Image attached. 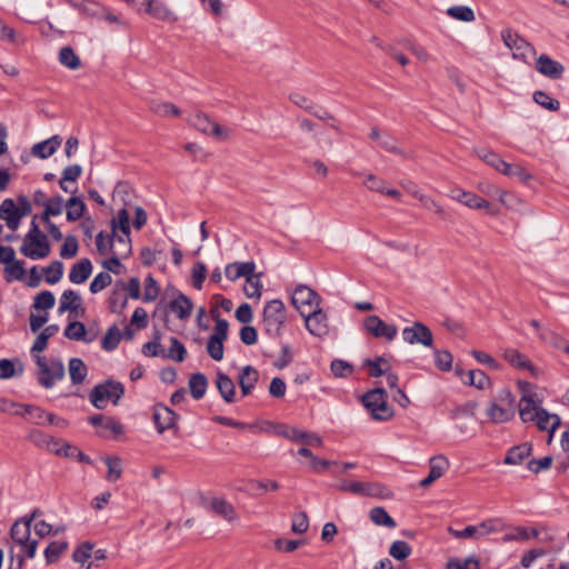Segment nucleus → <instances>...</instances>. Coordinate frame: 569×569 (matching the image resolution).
Here are the masks:
<instances>
[{"mask_svg": "<svg viewBox=\"0 0 569 569\" xmlns=\"http://www.w3.org/2000/svg\"><path fill=\"white\" fill-rule=\"evenodd\" d=\"M102 460L104 461V463L107 465L108 467V472L106 475V479L108 481H117L118 479H120L121 475H122V461H121V458L118 457V456H104L102 458Z\"/></svg>", "mask_w": 569, "mask_h": 569, "instance_id": "obj_43", "label": "nucleus"}, {"mask_svg": "<svg viewBox=\"0 0 569 569\" xmlns=\"http://www.w3.org/2000/svg\"><path fill=\"white\" fill-rule=\"evenodd\" d=\"M469 385L483 390L490 386L489 377L481 370H470L468 372Z\"/></svg>", "mask_w": 569, "mask_h": 569, "instance_id": "obj_64", "label": "nucleus"}, {"mask_svg": "<svg viewBox=\"0 0 569 569\" xmlns=\"http://www.w3.org/2000/svg\"><path fill=\"white\" fill-rule=\"evenodd\" d=\"M138 12H144L151 18L163 22H176L178 17L162 0H141Z\"/></svg>", "mask_w": 569, "mask_h": 569, "instance_id": "obj_11", "label": "nucleus"}, {"mask_svg": "<svg viewBox=\"0 0 569 569\" xmlns=\"http://www.w3.org/2000/svg\"><path fill=\"white\" fill-rule=\"evenodd\" d=\"M56 299L51 291H41L34 297L32 308L37 310H48L54 306Z\"/></svg>", "mask_w": 569, "mask_h": 569, "instance_id": "obj_58", "label": "nucleus"}, {"mask_svg": "<svg viewBox=\"0 0 569 569\" xmlns=\"http://www.w3.org/2000/svg\"><path fill=\"white\" fill-rule=\"evenodd\" d=\"M68 549L67 541H53L48 545L44 550V558L48 565H52L58 561L60 556Z\"/></svg>", "mask_w": 569, "mask_h": 569, "instance_id": "obj_48", "label": "nucleus"}, {"mask_svg": "<svg viewBox=\"0 0 569 569\" xmlns=\"http://www.w3.org/2000/svg\"><path fill=\"white\" fill-rule=\"evenodd\" d=\"M170 342L171 347L169 348L168 353H164L163 357L177 362H182L187 355L184 346L176 337H171Z\"/></svg>", "mask_w": 569, "mask_h": 569, "instance_id": "obj_59", "label": "nucleus"}, {"mask_svg": "<svg viewBox=\"0 0 569 569\" xmlns=\"http://www.w3.org/2000/svg\"><path fill=\"white\" fill-rule=\"evenodd\" d=\"M256 269V264L253 261L248 262H233L227 264L224 269L226 277L236 281L237 279L244 277L247 278L250 273H252Z\"/></svg>", "mask_w": 569, "mask_h": 569, "instance_id": "obj_29", "label": "nucleus"}, {"mask_svg": "<svg viewBox=\"0 0 569 569\" xmlns=\"http://www.w3.org/2000/svg\"><path fill=\"white\" fill-rule=\"evenodd\" d=\"M66 208H67L68 221L73 222V221L79 220L83 216V212L86 210V204L80 198L72 197L67 201Z\"/></svg>", "mask_w": 569, "mask_h": 569, "instance_id": "obj_46", "label": "nucleus"}, {"mask_svg": "<svg viewBox=\"0 0 569 569\" xmlns=\"http://www.w3.org/2000/svg\"><path fill=\"white\" fill-rule=\"evenodd\" d=\"M0 219L4 220L7 227L12 231L19 228L21 214H19L12 199H4L0 204Z\"/></svg>", "mask_w": 569, "mask_h": 569, "instance_id": "obj_22", "label": "nucleus"}, {"mask_svg": "<svg viewBox=\"0 0 569 569\" xmlns=\"http://www.w3.org/2000/svg\"><path fill=\"white\" fill-rule=\"evenodd\" d=\"M189 123L203 134L212 136L219 139L228 138V130L222 128L219 123L212 121L206 113L201 111L194 112L189 118Z\"/></svg>", "mask_w": 569, "mask_h": 569, "instance_id": "obj_12", "label": "nucleus"}, {"mask_svg": "<svg viewBox=\"0 0 569 569\" xmlns=\"http://www.w3.org/2000/svg\"><path fill=\"white\" fill-rule=\"evenodd\" d=\"M501 173H503L507 177H517L523 183H527L532 179V176L529 172H527L521 166L510 164L507 162L503 164Z\"/></svg>", "mask_w": 569, "mask_h": 569, "instance_id": "obj_54", "label": "nucleus"}, {"mask_svg": "<svg viewBox=\"0 0 569 569\" xmlns=\"http://www.w3.org/2000/svg\"><path fill=\"white\" fill-rule=\"evenodd\" d=\"M128 299L121 290H113L109 298V307L112 313H121L127 307Z\"/></svg>", "mask_w": 569, "mask_h": 569, "instance_id": "obj_60", "label": "nucleus"}, {"mask_svg": "<svg viewBox=\"0 0 569 569\" xmlns=\"http://www.w3.org/2000/svg\"><path fill=\"white\" fill-rule=\"evenodd\" d=\"M451 198L471 209H489L490 203L479 196L463 190H453Z\"/></svg>", "mask_w": 569, "mask_h": 569, "instance_id": "obj_24", "label": "nucleus"}, {"mask_svg": "<svg viewBox=\"0 0 569 569\" xmlns=\"http://www.w3.org/2000/svg\"><path fill=\"white\" fill-rule=\"evenodd\" d=\"M169 309L180 320H186L192 312L193 303L186 295L179 293L173 300L170 301Z\"/></svg>", "mask_w": 569, "mask_h": 569, "instance_id": "obj_28", "label": "nucleus"}, {"mask_svg": "<svg viewBox=\"0 0 569 569\" xmlns=\"http://www.w3.org/2000/svg\"><path fill=\"white\" fill-rule=\"evenodd\" d=\"M217 516L231 522L236 519V510L233 506L224 498L213 497L208 501L207 506Z\"/></svg>", "mask_w": 569, "mask_h": 569, "instance_id": "obj_25", "label": "nucleus"}, {"mask_svg": "<svg viewBox=\"0 0 569 569\" xmlns=\"http://www.w3.org/2000/svg\"><path fill=\"white\" fill-rule=\"evenodd\" d=\"M178 415L167 406L157 405L153 409V421L159 433L176 427Z\"/></svg>", "mask_w": 569, "mask_h": 569, "instance_id": "obj_18", "label": "nucleus"}, {"mask_svg": "<svg viewBox=\"0 0 569 569\" xmlns=\"http://www.w3.org/2000/svg\"><path fill=\"white\" fill-rule=\"evenodd\" d=\"M120 230L123 234H130V216L127 209H121L111 220V233Z\"/></svg>", "mask_w": 569, "mask_h": 569, "instance_id": "obj_49", "label": "nucleus"}, {"mask_svg": "<svg viewBox=\"0 0 569 569\" xmlns=\"http://www.w3.org/2000/svg\"><path fill=\"white\" fill-rule=\"evenodd\" d=\"M43 272L46 273V281L50 284H54L62 278L63 263L59 260H54L50 266L43 268Z\"/></svg>", "mask_w": 569, "mask_h": 569, "instance_id": "obj_55", "label": "nucleus"}, {"mask_svg": "<svg viewBox=\"0 0 569 569\" xmlns=\"http://www.w3.org/2000/svg\"><path fill=\"white\" fill-rule=\"evenodd\" d=\"M0 40L8 41L13 44H23L26 42V38L21 34H18L11 27L6 24L0 19Z\"/></svg>", "mask_w": 569, "mask_h": 569, "instance_id": "obj_56", "label": "nucleus"}, {"mask_svg": "<svg viewBox=\"0 0 569 569\" xmlns=\"http://www.w3.org/2000/svg\"><path fill=\"white\" fill-rule=\"evenodd\" d=\"M68 369L73 385L82 383L88 375L87 366L80 358H71Z\"/></svg>", "mask_w": 569, "mask_h": 569, "instance_id": "obj_37", "label": "nucleus"}, {"mask_svg": "<svg viewBox=\"0 0 569 569\" xmlns=\"http://www.w3.org/2000/svg\"><path fill=\"white\" fill-rule=\"evenodd\" d=\"M61 146V139L59 136H53L42 142L36 143L32 147V154L40 158L47 159L52 156L57 149Z\"/></svg>", "mask_w": 569, "mask_h": 569, "instance_id": "obj_30", "label": "nucleus"}, {"mask_svg": "<svg viewBox=\"0 0 569 569\" xmlns=\"http://www.w3.org/2000/svg\"><path fill=\"white\" fill-rule=\"evenodd\" d=\"M536 69L542 76L555 80L560 79L565 71V68L560 62L552 60L547 54H541L538 57L536 61Z\"/></svg>", "mask_w": 569, "mask_h": 569, "instance_id": "obj_20", "label": "nucleus"}, {"mask_svg": "<svg viewBox=\"0 0 569 569\" xmlns=\"http://www.w3.org/2000/svg\"><path fill=\"white\" fill-rule=\"evenodd\" d=\"M320 301V296L305 284L298 286L291 296V302L301 316L319 308Z\"/></svg>", "mask_w": 569, "mask_h": 569, "instance_id": "obj_10", "label": "nucleus"}, {"mask_svg": "<svg viewBox=\"0 0 569 569\" xmlns=\"http://www.w3.org/2000/svg\"><path fill=\"white\" fill-rule=\"evenodd\" d=\"M208 380L203 373H193L189 379V388L191 396L199 400L201 399L207 390Z\"/></svg>", "mask_w": 569, "mask_h": 569, "instance_id": "obj_41", "label": "nucleus"}, {"mask_svg": "<svg viewBox=\"0 0 569 569\" xmlns=\"http://www.w3.org/2000/svg\"><path fill=\"white\" fill-rule=\"evenodd\" d=\"M58 330L59 327L57 325H50L46 327L34 340V343L31 349L32 356L39 355L41 351H43L47 348L48 339L54 336L58 332Z\"/></svg>", "mask_w": 569, "mask_h": 569, "instance_id": "obj_40", "label": "nucleus"}, {"mask_svg": "<svg viewBox=\"0 0 569 569\" xmlns=\"http://www.w3.org/2000/svg\"><path fill=\"white\" fill-rule=\"evenodd\" d=\"M518 403L512 392L502 388L488 402L486 415L492 423H505L513 419Z\"/></svg>", "mask_w": 569, "mask_h": 569, "instance_id": "obj_2", "label": "nucleus"}, {"mask_svg": "<svg viewBox=\"0 0 569 569\" xmlns=\"http://www.w3.org/2000/svg\"><path fill=\"white\" fill-rule=\"evenodd\" d=\"M108 243L110 253L128 258L131 254V239L130 234L116 236V233L108 234Z\"/></svg>", "mask_w": 569, "mask_h": 569, "instance_id": "obj_23", "label": "nucleus"}, {"mask_svg": "<svg viewBox=\"0 0 569 569\" xmlns=\"http://www.w3.org/2000/svg\"><path fill=\"white\" fill-rule=\"evenodd\" d=\"M521 398L518 402L519 417L522 422L532 420L530 412L542 409L543 396L537 390V387L527 381H520Z\"/></svg>", "mask_w": 569, "mask_h": 569, "instance_id": "obj_5", "label": "nucleus"}, {"mask_svg": "<svg viewBox=\"0 0 569 569\" xmlns=\"http://www.w3.org/2000/svg\"><path fill=\"white\" fill-rule=\"evenodd\" d=\"M20 251L23 256L32 260L48 257L50 254V244L48 242L47 236L40 237L33 242L22 244Z\"/></svg>", "mask_w": 569, "mask_h": 569, "instance_id": "obj_21", "label": "nucleus"}, {"mask_svg": "<svg viewBox=\"0 0 569 569\" xmlns=\"http://www.w3.org/2000/svg\"><path fill=\"white\" fill-rule=\"evenodd\" d=\"M260 274H257L254 273V271L252 273H250L247 278H246V283H244V287H243V291H244V295L252 299V298H256V299H260L261 297V288H262V283H261V279H260Z\"/></svg>", "mask_w": 569, "mask_h": 569, "instance_id": "obj_44", "label": "nucleus"}, {"mask_svg": "<svg viewBox=\"0 0 569 569\" xmlns=\"http://www.w3.org/2000/svg\"><path fill=\"white\" fill-rule=\"evenodd\" d=\"M40 516H42V510L33 509L29 515L16 520L10 529L11 539L22 548L29 559L34 558L37 553L38 541L31 538V527L32 523L39 521Z\"/></svg>", "mask_w": 569, "mask_h": 569, "instance_id": "obj_1", "label": "nucleus"}, {"mask_svg": "<svg viewBox=\"0 0 569 569\" xmlns=\"http://www.w3.org/2000/svg\"><path fill=\"white\" fill-rule=\"evenodd\" d=\"M91 261L88 258H83L71 267L69 272V280L76 284L83 283L91 276Z\"/></svg>", "mask_w": 569, "mask_h": 569, "instance_id": "obj_27", "label": "nucleus"}, {"mask_svg": "<svg viewBox=\"0 0 569 569\" xmlns=\"http://www.w3.org/2000/svg\"><path fill=\"white\" fill-rule=\"evenodd\" d=\"M259 380V372L252 366H246L241 369L238 383L243 396H248L254 389Z\"/></svg>", "mask_w": 569, "mask_h": 569, "instance_id": "obj_26", "label": "nucleus"}, {"mask_svg": "<svg viewBox=\"0 0 569 569\" xmlns=\"http://www.w3.org/2000/svg\"><path fill=\"white\" fill-rule=\"evenodd\" d=\"M4 271L7 273L8 281H11L12 279L22 280L26 274L23 261L16 259L12 262L6 264Z\"/></svg>", "mask_w": 569, "mask_h": 569, "instance_id": "obj_63", "label": "nucleus"}, {"mask_svg": "<svg viewBox=\"0 0 569 569\" xmlns=\"http://www.w3.org/2000/svg\"><path fill=\"white\" fill-rule=\"evenodd\" d=\"M402 338L409 345L431 347L433 343L431 330L425 323L419 321L413 322L411 327H406L402 330Z\"/></svg>", "mask_w": 569, "mask_h": 569, "instance_id": "obj_13", "label": "nucleus"}, {"mask_svg": "<svg viewBox=\"0 0 569 569\" xmlns=\"http://www.w3.org/2000/svg\"><path fill=\"white\" fill-rule=\"evenodd\" d=\"M447 14L456 20L463 22H471L476 19L473 10L467 6L450 7L447 10Z\"/></svg>", "mask_w": 569, "mask_h": 569, "instance_id": "obj_52", "label": "nucleus"}, {"mask_svg": "<svg viewBox=\"0 0 569 569\" xmlns=\"http://www.w3.org/2000/svg\"><path fill=\"white\" fill-rule=\"evenodd\" d=\"M501 39L516 60L527 63L529 56L536 54L533 46L511 29L502 30Z\"/></svg>", "mask_w": 569, "mask_h": 569, "instance_id": "obj_9", "label": "nucleus"}, {"mask_svg": "<svg viewBox=\"0 0 569 569\" xmlns=\"http://www.w3.org/2000/svg\"><path fill=\"white\" fill-rule=\"evenodd\" d=\"M369 519L379 527L395 528V519L386 511L383 507H373L369 511Z\"/></svg>", "mask_w": 569, "mask_h": 569, "instance_id": "obj_36", "label": "nucleus"}, {"mask_svg": "<svg viewBox=\"0 0 569 569\" xmlns=\"http://www.w3.org/2000/svg\"><path fill=\"white\" fill-rule=\"evenodd\" d=\"M63 199L61 197H54L46 202V209L42 213V221H48L50 216H58L62 212Z\"/></svg>", "mask_w": 569, "mask_h": 569, "instance_id": "obj_62", "label": "nucleus"}, {"mask_svg": "<svg viewBox=\"0 0 569 569\" xmlns=\"http://www.w3.org/2000/svg\"><path fill=\"white\" fill-rule=\"evenodd\" d=\"M530 413L532 416V420L530 422H535L536 426L539 428V430L548 431L549 432L548 442H550L553 437V432L561 425L560 417L556 413L548 412L543 408L532 411Z\"/></svg>", "mask_w": 569, "mask_h": 569, "instance_id": "obj_16", "label": "nucleus"}, {"mask_svg": "<svg viewBox=\"0 0 569 569\" xmlns=\"http://www.w3.org/2000/svg\"><path fill=\"white\" fill-rule=\"evenodd\" d=\"M365 328L376 338H386L391 341L397 336V327L383 322L378 316H369L365 320Z\"/></svg>", "mask_w": 569, "mask_h": 569, "instance_id": "obj_15", "label": "nucleus"}, {"mask_svg": "<svg viewBox=\"0 0 569 569\" xmlns=\"http://www.w3.org/2000/svg\"><path fill=\"white\" fill-rule=\"evenodd\" d=\"M467 529L469 538L480 539L491 533L501 532L505 529V523L501 519L492 518L476 526H468Z\"/></svg>", "mask_w": 569, "mask_h": 569, "instance_id": "obj_17", "label": "nucleus"}, {"mask_svg": "<svg viewBox=\"0 0 569 569\" xmlns=\"http://www.w3.org/2000/svg\"><path fill=\"white\" fill-rule=\"evenodd\" d=\"M120 340H121L120 330L116 326H113V327L109 328L108 331L106 332V335L101 341V346L104 350L112 351L118 347Z\"/></svg>", "mask_w": 569, "mask_h": 569, "instance_id": "obj_57", "label": "nucleus"}, {"mask_svg": "<svg viewBox=\"0 0 569 569\" xmlns=\"http://www.w3.org/2000/svg\"><path fill=\"white\" fill-rule=\"evenodd\" d=\"M37 365V379L40 386L50 389L64 378V366L60 359L48 360L44 356L33 355Z\"/></svg>", "mask_w": 569, "mask_h": 569, "instance_id": "obj_3", "label": "nucleus"}, {"mask_svg": "<svg viewBox=\"0 0 569 569\" xmlns=\"http://www.w3.org/2000/svg\"><path fill=\"white\" fill-rule=\"evenodd\" d=\"M124 393V387L121 382L114 380H107L93 387L89 395L90 402L97 409H104L107 401H112L117 405Z\"/></svg>", "mask_w": 569, "mask_h": 569, "instance_id": "obj_6", "label": "nucleus"}, {"mask_svg": "<svg viewBox=\"0 0 569 569\" xmlns=\"http://www.w3.org/2000/svg\"><path fill=\"white\" fill-rule=\"evenodd\" d=\"M502 357L511 366L518 369H528L532 372L535 371V367L531 365L529 359L525 355L519 352L517 349H505L502 352Z\"/></svg>", "mask_w": 569, "mask_h": 569, "instance_id": "obj_35", "label": "nucleus"}, {"mask_svg": "<svg viewBox=\"0 0 569 569\" xmlns=\"http://www.w3.org/2000/svg\"><path fill=\"white\" fill-rule=\"evenodd\" d=\"M362 402L376 420H387L393 415L392 409L387 403V395L382 388L366 392Z\"/></svg>", "mask_w": 569, "mask_h": 569, "instance_id": "obj_8", "label": "nucleus"}, {"mask_svg": "<svg viewBox=\"0 0 569 569\" xmlns=\"http://www.w3.org/2000/svg\"><path fill=\"white\" fill-rule=\"evenodd\" d=\"M81 307V297L74 290H64L60 298L59 313L77 311Z\"/></svg>", "mask_w": 569, "mask_h": 569, "instance_id": "obj_34", "label": "nucleus"}, {"mask_svg": "<svg viewBox=\"0 0 569 569\" xmlns=\"http://www.w3.org/2000/svg\"><path fill=\"white\" fill-rule=\"evenodd\" d=\"M287 321L286 307L279 299H273L263 309V329L269 337L277 338L281 335Z\"/></svg>", "mask_w": 569, "mask_h": 569, "instance_id": "obj_4", "label": "nucleus"}, {"mask_svg": "<svg viewBox=\"0 0 569 569\" xmlns=\"http://www.w3.org/2000/svg\"><path fill=\"white\" fill-rule=\"evenodd\" d=\"M211 316L216 319V326L208 339L207 351L213 360L220 361L223 358V342L228 338L229 323L219 317L217 309L211 310Z\"/></svg>", "mask_w": 569, "mask_h": 569, "instance_id": "obj_7", "label": "nucleus"}, {"mask_svg": "<svg viewBox=\"0 0 569 569\" xmlns=\"http://www.w3.org/2000/svg\"><path fill=\"white\" fill-rule=\"evenodd\" d=\"M533 101L540 107L549 111H558L560 109V102L557 99L551 98L547 92L537 90L532 96Z\"/></svg>", "mask_w": 569, "mask_h": 569, "instance_id": "obj_50", "label": "nucleus"}, {"mask_svg": "<svg viewBox=\"0 0 569 569\" xmlns=\"http://www.w3.org/2000/svg\"><path fill=\"white\" fill-rule=\"evenodd\" d=\"M87 330L82 322L72 321L64 329V336L70 340L91 342L94 337L87 338Z\"/></svg>", "mask_w": 569, "mask_h": 569, "instance_id": "obj_39", "label": "nucleus"}, {"mask_svg": "<svg viewBox=\"0 0 569 569\" xmlns=\"http://www.w3.org/2000/svg\"><path fill=\"white\" fill-rule=\"evenodd\" d=\"M74 9L89 17L99 18L104 13V7L93 0H64Z\"/></svg>", "mask_w": 569, "mask_h": 569, "instance_id": "obj_33", "label": "nucleus"}, {"mask_svg": "<svg viewBox=\"0 0 569 569\" xmlns=\"http://www.w3.org/2000/svg\"><path fill=\"white\" fill-rule=\"evenodd\" d=\"M389 553L397 560H405L410 556L411 547L406 541L397 540L390 546Z\"/></svg>", "mask_w": 569, "mask_h": 569, "instance_id": "obj_61", "label": "nucleus"}, {"mask_svg": "<svg viewBox=\"0 0 569 569\" xmlns=\"http://www.w3.org/2000/svg\"><path fill=\"white\" fill-rule=\"evenodd\" d=\"M307 330L316 337H325L329 332L328 318L319 307L312 311L302 315Z\"/></svg>", "mask_w": 569, "mask_h": 569, "instance_id": "obj_14", "label": "nucleus"}, {"mask_svg": "<svg viewBox=\"0 0 569 569\" xmlns=\"http://www.w3.org/2000/svg\"><path fill=\"white\" fill-rule=\"evenodd\" d=\"M365 366L369 368V375L375 378L381 377L390 370V363L383 357H377L373 360L366 359Z\"/></svg>", "mask_w": 569, "mask_h": 569, "instance_id": "obj_45", "label": "nucleus"}, {"mask_svg": "<svg viewBox=\"0 0 569 569\" xmlns=\"http://www.w3.org/2000/svg\"><path fill=\"white\" fill-rule=\"evenodd\" d=\"M449 460L445 456L438 455L431 457L429 459V475L420 481V487L427 488L432 485L436 480L445 475V472L449 469Z\"/></svg>", "mask_w": 569, "mask_h": 569, "instance_id": "obj_19", "label": "nucleus"}, {"mask_svg": "<svg viewBox=\"0 0 569 569\" xmlns=\"http://www.w3.org/2000/svg\"><path fill=\"white\" fill-rule=\"evenodd\" d=\"M292 441L303 443L305 446H313L319 448L323 446V441L320 436L299 429H296L295 438Z\"/></svg>", "mask_w": 569, "mask_h": 569, "instance_id": "obj_53", "label": "nucleus"}, {"mask_svg": "<svg viewBox=\"0 0 569 569\" xmlns=\"http://www.w3.org/2000/svg\"><path fill=\"white\" fill-rule=\"evenodd\" d=\"M59 62L71 70H77L81 67V60L74 50L67 46L60 49L59 51Z\"/></svg>", "mask_w": 569, "mask_h": 569, "instance_id": "obj_42", "label": "nucleus"}, {"mask_svg": "<svg viewBox=\"0 0 569 569\" xmlns=\"http://www.w3.org/2000/svg\"><path fill=\"white\" fill-rule=\"evenodd\" d=\"M531 453V446L529 443H521L511 448L506 458L505 463L507 465H519Z\"/></svg>", "mask_w": 569, "mask_h": 569, "instance_id": "obj_38", "label": "nucleus"}, {"mask_svg": "<svg viewBox=\"0 0 569 569\" xmlns=\"http://www.w3.org/2000/svg\"><path fill=\"white\" fill-rule=\"evenodd\" d=\"M475 152L482 161H485L490 167L495 168L497 171L501 172V169L503 168L506 161H503L499 157V154H497L493 151L485 149H476Z\"/></svg>", "mask_w": 569, "mask_h": 569, "instance_id": "obj_51", "label": "nucleus"}, {"mask_svg": "<svg viewBox=\"0 0 569 569\" xmlns=\"http://www.w3.org/2000/svg\"><path fill=\"white\" fill-rule=\"evenodd\" d=\"M89 422L94 427H101L103 430L110 431L114 437L123 433L122 425L111 417L96 415L89 418Z\"/></svg>", "mask_w": 569, "mask_h": 569, "instance_id": "obj_31", "label": "nucleus"}, {"mask_svg": "<svg viewBox=\"0 0 569 569\" xmlns=\"http://www.w3.org/2000/svg\"><path fill=\"white\" fill-rule=\"evenodd\" d=\"M363 496L379 499H391L393 493L389 488L381 483L366 482Z\"/></svg>", "mask_w": 569, "mask_h": 569, "instance_id": "obj_47", "label": "nucleus"}, {"mask_svg": "<svg viewBox=\"0 0 569 569\" xmlns=\"http://www.w3.org/2000/svg\"><path fill=\"white\" fill-rule=\"evenodd\" d=\"M216 386L220 396L226 402L232 403L234 401L236 387L229 376L222 372H218L216 378Z\"/></svg>", "mask_w": 569, "mask_h": 569, "instance_id": "obj_32", "label": "nucleus"}]
</instances>
